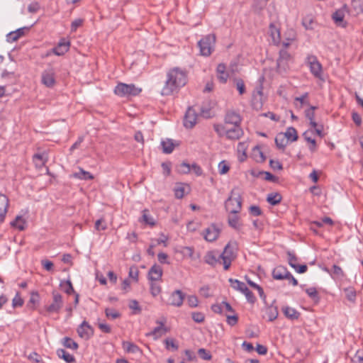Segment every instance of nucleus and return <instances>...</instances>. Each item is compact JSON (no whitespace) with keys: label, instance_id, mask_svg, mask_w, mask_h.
Returning a JSON list of instances; mask_svg holds the SVG:
<instances>
[{"label":"nucleus","instance_id":"nucleus-46","mask_svg":"<svg viewBox=\"0 0 363 363\" xmlns=\"http://www.w3.org/2000/svg\"><path fill=\"white\" fill-rule=\"evenodd\" d=\"M143 221L150 226H154L155 225V219L152 216L148 214V211L147 209H145L143 211Z\"/></svg>","mask_w":363,"mask_h":363},{"label":"nucleus","instance_id":"nucleus-23","mask_svg":"<svg viewBox=\"0 0 363 363\" xmlns=\"http://www.w3.org/2000/svg\"><path fill=\"white\" fill-rule=\"evenodd\" d=\"M217 77L219 82L222 84H225L228 79V73L226 72V66L223 63H220L216 68Z\"/></svg>","mask_w":363,"mask_h":363},{"label":"nucleus","instance_id":"nucleus-58","mask_svg":"<svg viewBox=\"0 0 363 363\" xmlns=\"http://www.w3.org/2000/svg\"><path fill=\"white\" fill-rule=\"evenodd\" d=\"M345 296L349 301H352V302H354L355 301L357 294H356V291L353 288L345 289Z\"/></svg>","mask_w":363,"mask_h":363},{"label":"nucleus","instance_id":"nucleus-30","mask_svg":"<svg viewBox=\"0 0 363 363\" xmlns=\"http://www.w3.org/2000/svg\"><path fill=\"white\" fill-rule=\"evenodd\" d=\"M57 356L64 359L67 363H74L75 362V358L73 355L68 353L64 349H58L57 350Z\"/></svg>","mask_w":363,"mask_h":363},{"label":"nucleus","instance_id":"nucleus-49","mask_svg":"<svg viewBox=\"0 0 363 363\" xmlns=\"http://www.w3.org/2000/svg\"><path fill=\"white\" fill-rule=\"evenodd\" d=\"M105 314H106V316L109 318V319H116L119 317H121V313L117 311L115 309H113V308H106L105 309Z\"/></svg>","mask_w":363,"mask_h":363},{"label":"nucleus","instance_id":"nucleus-53","mask_svg":"<svg viewBox=\"0 0 363 363\" xmlns=\"http://www.w3.org/2000/svg\"><path fill=\"white\" fill-rule=\"evenodd\" d=\"M227 128L228 127L222 124H215L213 125L214 130L220 137L226 135Z\"/></svg>","mask_w":363,"mask_h":363},{"label":"nucleus","instance_id":"nucleus-32","mask_svg":"<svg viewBox=\"0 0 363 363\" xmlns=\"http://www.w3.org/2000/svg\"><path fill=\"white\" fill-rule=\"evenodd\" d=\"M72 177L82 180H91L94 179V176L89 172L85 171L82 168H79V172H74Z\"/></svg>","mask_w":363,"mask_h":363},{"label":"nucleus","instance_id":"nucleus-54","mask_svg":"<svg viewBox=\"0 0 363 363\" xmlns=\"http://www.w3.org/2000/svg\"><path fill=\"white\" fill-rule=\"evenodd\" d=\"M128 306L133 311L134 314H139L142 311V308L136 300H130Z\"/></svg>","mask_w":363,"mask_h":363},{"label":"nucleus","instance_id":"nucleus-14","mask_svg":"<svg viewBox=\"0 0 363 363\" xmlns=\"http://www.w3.org/2000/svg\"><path fill=\"white\" fill-rule=\"evenodd\" d=\"M241 117L239 113L234 111H227L225 116V125H240Z\"/></svg>","mask_w":363,"mask_h":363},{"label":"nucleus","instance_id":"nucleus-59","mask_svg":"<svg viewBox=\"0 0 363 363\" xmlns=\"http://www.w3.org/2000/svg\"><path fill=\"white\" fill-rule=\"evenodd\" d=\"M226 322L230 326L235 325L238 322V316L235 313L226 315Z\"/></svg>","mask_w":363,"mask_h":363},{"label":"nucleus","instance_id":"nucleus-34","mask_svg":"<svg viewBox=\"0 0 363 363\" xmlns=\"http://www.w3.org/2000/svg\"><path fill=\"white\" fill-rule=\"evenodd\" d=\"M282 196L279 193H271L267 195V201L272 206H276L281 201Z\"/></svg>","mask_w":363,"mask_h":363},{"label":"nucleus","instance_id":"nucleus-6","mask_svg":"<svg viewBox=\"0 0 363 363\" xmlns=\"http://www.w3.org/2000/svg\"><path fill=\"white\" fill-rule=\"evenodd\" d=\"M52 303L47 306H45V311L48 313H59L63 306L62 296L58 292L53 291Z\"/></svg>","mask_w":363,"mask_h":363},{"label":"nucleus","instance_id":"nucleus-9","mask_svg":"<svg viewBox=\"0 0 363 363\" xmlns=\"http://www.w3.org/2000/svg\"><path fill=\"white\" fill-rule=\"evenodd\" d=\"M77 332L78 335L84 340H89L94 334L93 327L88 322L84 320L77 328Z\"/></svg>","mask_w":363,"mask_h":363},{"label":"nucleus","instance_id":"nucleus-16","mask_svg":"<svg viewBox=\"0 0 363 363\" xmlns=\"http://www.w3.org/2000/svg\"><path fill=\"white\" fill-rule=\"evenodd\" d=\"M243 130L240 125H233L231 128H227L226 138L229 140H239L243 135Z\"/></svg>","mask_w":363,"mask_h":363},{"label":"nucleus","instance_id":"nucleus-24","mask_svg":"<svg viewBox=\"0 0 363 363\" xmlns=\"http://www.w3.org/2000/svg\"><path fill=\"white\" fill-rule=\"evenodd\" d=\"M288 272L286 267L282 265L277 266L272 271V277L277 280H284Z\"/></svg>","mask_w":363,"mask_h":363},{"label":"nucleus","instance_id":"nucleus-3","mask_svg":"<svg viewBox=\"0 0 363 363\" xmlns=\"http://www.w3.org/2000/svg\"><path fill=\"white\" fill-rule=\"evenodd\" d=\"M142 89L133 84H125L120 82L114 88V94L120 97H128L138 96Z\"/></svg>","mask_w":363,"mask_h":363},{"label":"nucleus","instance_id":"nucleus-47","mask_svg":"<svg viewBox=\"0 0 363 363\" xmlns=\"http://www.w3.org/2000/svg\"><path fill=\"white\" fill-rule=\"evenodd\" d=\"M305 116L307 119L309 120L310 125L312 128H316L318 126L317 123L315 121V113L312 110H306Z\"/></svg>","mask_w":363,"mask_h":363},{"label":"nucleus","instance_id":"nucleus-38","mask_svg":"<svg viewBox=\"0 0 363 363\" xmlns=\"http://www.w3.org/2000/svg\"><path fill=\"white\" fill-rule=\"evenodd\" d=\"M308 93L306 92L301 96L296 97L294 99V104L296 107L298 106V102L300 104L299 108H301L303 105H309V101L308 100Z\"/></svg>","mask_w":363,"mask_h":363},{"label":"nucleus","instance_id":"nucleus-13","mask_svg":"<svg viewBox=\"0 0 363 363\" xmlns=\"http://www.w3.org/2000/svg\"><path fill=\"white\" fill-rule=\"evenodd\" d=\"M69 46L70 42L65 38H62L58 44L52 49V52L57 56H62L68 52Z\"/></svg>","mask_w":363,"mask_h":363},{"label":"nucleus","instance_id":"nucleus-12","mask_svg":"<svg viewBox=\"0 0 363 363\" xmlns=\"http://www.w3.org/2000/svg\"><path fill=\"white\" fill-rule=\"evenodd\" d=\"M197 114L192 108H189L186 111L184 118V125L186 128H192L196 123Z\"/></svg>","mask_w":363,"mask_h":363},{"label":"nucleus","instance_id":"nucleus-33","mask_svg":"<svg viewBox=\"0 0 363 363\" xmlns=\"http://www.w3.org/2000/svg\"><path fill=\"white\" fill-rule=\"evenodd\" d=\"M252 155L254 160L257 162H263L266 160V157L259 146L253 147Z\"/></svg>","mask_w":363,"mask_h":363},{"label":"nucleus","instance_id":"nucleus-55","mask_svg":"<svg viewBox=\"0 0 363 363\" xmlns=\"http://www.w3.org/2000/svg\"><path fill=\"white\" fill-rule=\"evenodd\" d=\"M150 293L151 294L155 297L157 296V295H159L160 293H161V291H162V288L160 286V285H159L158 284L154 282V281H151V284H150Z\"/></svg>","mask_w":363,"mask_h":363},{"label":"nucleus","instance_id":"nucleus-10","mask_svg":"<svg viewBox=\"0 0 363 363\" xmlns=\"http://www.w3.org/2000/svg\"><path fill=\"white\" fill-rule=\"evenodd\" d=\"M185 294L179 289L172 291L169 297L167 304L175 307H180L182 306Z\"/></svg>","mask_w":363,"mask_h":363},{"label":"nucleus","instance_id":"nucleus-63","mask_svg":"<svg viewBox=\"0 0 363 363\" xmlns=\"http://www.w3.org/2000/svg\"><path fill=\"white\" fill-rule=\"evenodd\" d=\"M199 357L204 360H210L212 358L211 354L204 348H200L198 350Z\"/></svg>","mask_w":363,"mask_h":363},{"label":"nucleus","instance_id":"nucleus-51","mask_svg":"<svg viewBox=\"0 0 363 363\" xmlns=\"http://www.w3.org/2000/svg\"><path fill=\"white\" fill-rule=\"evenodd\" d=\"M308 296L313 301L318 302L320 299L318 291L315 287H310L305 290Z\"/></svg>","mask_w":363,"mask_h":363},{"label":"nucleus","instance_id":"nucleus-37","mask_svg":"<svg viewBox=\"0 0 363 363\" xmlns=\"http://www.w3.org/2000/svg\"><path fill=\"white\" fill-rule=\"evenodd\" d=\"M326 271L331 274L333 279L342 278L345 276V274L342 268L336 264H333L330 271L326 269Z\"/></svg>","mask_w":363,"mask_h":363},{"label":"nucleus","instance_id":"nucleus-41","mask_svg":"<svg viewBox=\"0 0 363 363\" xmlns=\"http://www.w3.org/2000/svg\"><path fill=\"white\" fill-rule=\"evenodd\" d=\"M225 257L232 259H235V255L234 253V249L231 246L230 243H228L224 247L223 252L220 255V257Z\"/></svg>","mask_w":363,"mask_h":363},{"label":"nucleus","instance_id":"nucleus-61","mask_svg":"<svg viewBox=\"0 0 363 363\" xmlns=\"http://www.w3.org/2000/svg\"><path fill=\"white\" fill-rule=\"evenodd\" d=\"M129 277L134 279L135 281H138L139 270L135 265L132 266L129 269Z\"/></svg>","mask_w":363,"mask_h":363},{"label":"nucleus","instance_id":"nucleus-8","mask_svg":"<svg viewBox=\"0 0 363 363\" xmlns=\"http://www.w3.org/2000/svg\"><path fill=\"white\" fill-rule=\"evenodd\" d=\"M291 55L286 50L279 51V57L277 61V69L279 73L286 72L289 69V62Z\"/></svg>","mask_w":363,"mask_h":363},{"label":"nucleus","instance_id":"nucleus-19","mask_svg":"<svg viewBox=\"0 0 363 363\" xmlns=\"http://www.w3.org/2000/svg\"><path fill=\"white\" fill-rule=\"evenodd\" d=\"M156 323L159 325L155 327L150 333L147 334V335H152L154 338L158 339L162 335H164L168 332V329L164 326V322L160 321L159 320H156Z\"/></svg>","mask_w":363,"mask_h":363},{"label":"nucleus","instance_id":"nucleus-44","mask_svg":"<svg viewBox=\"0 0 363 363\" xmlns=\"http://www.w3.org/2000/svg\"><path fill=\"white\" fill-rule=\"evenodd\" d=\"M228 281L230 284V286L236 291H242L243 287L245 286V284L244 282H242L238 279H235L233 278H230L228 279Z\"/></svg>","mask_w":363,"mask_h":363},{"label":"nucleus","instance_id":"nucleus-27","mask_svg":"<svg viewBox=\"0 0 363 363\" xmlns=\"http://www.w3.org/2000/svg\"><path fill=\"white\" fill-rule=\"evenodd\" d=\"M284 315L290 320H297L300 316V313L295 308L290 306H284L282 308Z\"/></svg>","mask_w":363,"mask_h":363},{"label":"nucleus","instance_id":"nucleus-39","mask_svg":"<svg viewBox=\"0 0 363 363\" xmlns=\"http://www.w3.org/2000/svg\"><path fill=\"white\" fill-rule=\"evenodd\" d=\"M62 345L64 347L74 350H77L79 347L77 342L69 337H65L62 339Z\"/></svg>","mask_w":363,"mask_h":363},{"label":"nucleus","instance_id":"nucleus-42","mask_svg":"<svg viewBox=\"0 0 363 363\" xmlns=\"http://www.w3.org/2000/svg\"><path fill=\"white\" fill-rule=\"evenodd\" d=\"M60 286L63 289L64 291L69 295L74 293V290L70 280L62 281L60 282Z\"/></svg>","mask_w":363,"mask_h":363},{"label":"nucleus","instance_id":"nucleus-28","mask_svg":"<svg viewBox=\"0 0 363 363\" xmlns=\"http://www.w3.org/2000/svg\"><path fill=\"white\" fill-rule=\"evenodd\" d=\"M39 302L40 295L38 291H33L30 293V297L27 303V307L31 310H35L36 304H38Z\"/></svg>","mask_w":363,"mask_h":363},{"label":"nucleus","instance_id":"nucleus-40","mask_svg":"<svg viewBox=\"0 0 363 363\" xmlns=\"http://www.w3.org/2000/svg\"><path fill=\"white\" fill-rule=\"evenodd\" d=\"M275 143L279 149L284 150L287 145V140L284 134L279 133L275 138Z\"/></svg>","mask_w":363,"mask_h":363},{"label":"nucleus","instance_id":"nucleus-15","mask_svg":"<svg viewBox=\"0 0 363 363\" xmlns=\"http://www.w3.org/2000/svg\"><path fill=\"white\" fill-rule=\"evenodd\" d=\"M219 234V228H218L216 225L212 224L205 230L203 237L206 241L213 242L218 238Z\"/></svg>","mask_w":363,"mask_h":363},{"label":"nucleus","instance_id":"nucleus-5","mask_svg":"<svg viewBox=\"0 0 363 363\" xmlns=\"http://www.w3.org/2000/svg\"><path fill=\"white\" fill-rule=\"evenodd\" d=\"M306 63L308 65L312 74L318 79H321L323 67L318 60L317 57L313 55H308L306 58Z\"/></svg>","mask_w":363,"mask_h":363},{"label":"nucleus","instance_id":"nucleus-35","mask_svg":"<svg viewBox=\"0 0 363 363\" xmlns=\"http://www.w3.org/2000/svg\"><path fill=\"white\" fill-rule=\"evenodd\" d=\"M284 135L287 140L294 142L298 140V133L294 127L288 128Z\"/></svg>","mask_w":363,"mask_h":363},{"label":"nucleus","instance_id":"nucleus-1","mask_svg":"<svg viewBox=\"0 0 363 363\" xmlns=\"http://www.w3.org/2000/svg\"><path fill=\"white\" fill-rule=\"evenodd\" d=\"M165 84L161 91L162 96L172 94L174 91L184 86L186 83V72L177 67L169 70Z\"/></svg>","mask_w":363,"mask_h":363},{"label":"nucleus","instance_id":"nucleus-64","mask_svg":"<svg viewBox=\"0 0 363 363\" xmlns=\"http://www.w3.org/2000/svg\"><path fill=\"white\" fill-rule=\"evenodd\" d=\"M230 169L229 165L224 160L218 164V172L220 174H226Z\"/></svg>","mask_w":363,"mask_h":363},{"label":"nucleus","instance_id":"nucleus-11","mask_svg":"<svg viewBox=\"0 0 363 363\" xmlns=\"http://www.w3.org/2000/svg\"><path fill=\"white\" fill-rule=\"evenodd\" d=\"M41 82L49 88L52 87L55 84V72L52 68L45 69L42 72Z\"/></svg>","mask_w":363,"mask_h":363},{"label":"nucleus","instance_id":"nucleus-31","mask_svg":"<svg viewBox=\"0 0 363 363\" xmlns=\"http://www.w3.org/2000/svg\"><path fill=\"white\" fill-rule=\"evenodd\" d=\"M122 347L123 349L128 353H137L140 351V349L138 345L128 341H123Z\"/></svg>","mask_w":363,"mask_h":363},{"label":"nucleus","instance_id":"nucleus-7","mask_svg":"<svg viewBox=\"0 0 363 363\" xmlns=\"http://www.w3.org/2000/svg\"><path fill=\"white\" fill-rule=\"evenodd\" d=\"M348 12V7L347 4H344L340 9L336 10L333 13L331 18L337 26L341 28H346L347 26V21L344 20L345 13Z\"/></svg>","mask_w":363,"mask_h":363},{"label":"nucleus","instance_id":"nucleus-18","mask_svg":"<svg viewBox=\"0 0 363 363\" xmlns=\"http://www.w3.org/2000/svg\"><path fill=\"white\" fill-rule=\"evenodd\" d=\"M220 255L216 250L208 251L204 256V262L214 267L217 263H220Z\"/></svg>","mask_w":363,"mask_h":363},{"label":"nucleus","instance_id":"nucleus-57","mask_svg":"<svg viewBox=\"0 0 363 363\" xmlns=\"http://www.w3.org/2000/svg\"><path fill=\"white\" fill-rule=\"evenodd\" d=\"M174 196L177 199H182L184 196V186L182 184H177L174 187Z\"/></svg>","mask_w":363,"mask_h":363},{"label":"nucleus","instance_id":"nucleus-21","mask_svg":"<svg viewBox=\"0 0 363 363\" xmlns=\"http://www.w3.org/2000/svg\"><path fill=\"white\" fill-rule=\"evenodd\" d=\"M179 143L174 141L172 139H166L161 142L162 151L165 154H170L173 152L175 147L179 146Z\"/></svg>","mask_w":363,"mask_h":363},{"label":"nucleus","instance_id":"nucleus-17","mask_svg":"<svg viewBox=\"0 0 363 363\" xmlns=\"http://www.w3.org/2000/svg\"><path fill=\"white\" fill-rule=\"evenodd\" d=\"M163 271L162 267L155 264L151 267L148 272V279L151 281H156L162 279Z\"/></svg>","mask_w":363,"mask_h":363},{"label":"nucleus","instance_id":"nucleus-62","mask_svg":"<svg viewBox=\"0 0 363 363\" xmlns=\"http://www.w3.org/2000/svg\"><path fill=\"white\" fill-rule=\"evenodd\" d=\"M288 263L291 267H295V264H297L298 257L294 252L289 251L287 252Z\"/></svg>","mask_w":363,"mask_h":363},{"label":"nucleus","instance_id":"nucleus-45","mask_svg":"<svg viewBox=\"0 0 363 363\" xmlns=\"http://www.w3.org/2000/svg\"><path fill=\"white\" fill-rule=\"evenodd\" d=\"M234 84L238 89L240 95H242L245 93V85L244 81L240 78H235Z\"/></svg>","mask_w":363,"mask_h":363},{"label":"nucleus","instance_id":"nucleus-48","mask_svg":"<svg viewBox=\"0 0 363 363\" xmlns=\"http://www.w3.org/2000/svg\"><path fill=\"white\" fill-rule=\"evenodd\" d=\"M164 343L167 350L172 349V350L176 351L179 348L178 345L175 342V340L173 338H166Z\"/></svg>","mask_w":363,"mask_h":363},{"label":"nucleus","instance_id":"nucleus-20","mask_svg":"<svg viewBox=\"0 0 363 363\" xmlns=\"http://www.w3.org/2000/svg\"><path fill=\"white\" fill-rule=\"evenodd\" d=\"M29 28L28 27H23L18 28L17 30L14 31L10 32L6 35V40L9 43H13L16 40H18L21 37L25 35V33L26 30H28Z\"/></svg>","mask_w":363,"mask_h":363},{"label":"nucleus","instance_id":"nucleus-60","mask_svg":"<svg viewBox=\"0 0 363 363\" xmlns=\"http://www.w3.org/2000/svg\"><path fill=\"white\" fill-rule=\"evenodd\" d=\"M191 318L194 322L201 323L205 320V315L201 312H193L191 313Z\"/></svg>","mask_w":363,"mask_h":363},{"label":"nucleus","instance_id":"nucleus-2","mask_svg":"<svg viewBox=\"0 0 363 363\" xmlns=\"http://www.w3.org/2000/svg\"><path fill=\"white\" fill-rule=\"evenodd\" d=\"M225 207L230 213H238L242 208V197L238 188H233L225 202Z\"/></svg>","mask_w":363,"mask_h":363},{"label":"nucleus","instance_id":"nucleus-4","mask_svg":"<svg viewBox=\"0 0 363 363\" xmlns=\"http://www.w3.org/2000/svg\"><path fill=\"white\" fill-rule=\"evenodd\" d=\"M216 43V36L212 34L207 35L203 37L199 42L198 46L199 48L200 54L203 56H209L214 50V45Z\"/></svg>","mask_w":363,"mask_h":363},{"label":"nucleus","instance_id":"nucleus-22","mask_svg":"<svg viewBox=\"0 0 363 363\" xmlns=\"http://www.w3.org/2000/svg\"><path fill=\"white\" fill-rule=\"evenodd\" d=\"M9 206V199L6 195L0 194V223H3Z\"/></svg>","mask_w":363,"mask_h":363},{"label":"nucleus","instance_id":"nucleus-29","mask_svg":"<svg viewBox=\"0 0 363 363\" xmlns=\"http://www.w3.org/2000/svg\"><path fill=\"white\" fill-rule=\"evenodd\" d=\"M269 32L273 43L275 45H279L281 40L279 30L274 24L271 23L269 26Z\"/></svg>","mask_w":363,"mask_h":363},{"label":"nucleus","instance_id":"nucleus-52","mask_svg":"<svg viewBox=\"0 0 363 363\" xmlns=\"http://www.w3.org/2000/svg\"><path fill=\"white\" fill-rule=\"evenodd\" d=\"M303 136L304 139L311 144V145L309 146V150H311V152H315V150H316L315 140L308 136L307 131L303 134Z\"/></svg>","mask_w":363,"mask_h":363},{"label":"nucleus","instance_id":"nucleus-26","mask_svg":"<svg viewBox=\"0 0 363 363\" xmlns=\"http://www.w3.org/2000/svg\"><path fill=\"white\" fill-rule=\"evenodd\" d=\"M228 216V225L235 230H239L242 228V223L238 213H230Z\"/></svg>","mask_w":363,"mask_h":363},{"label":"nucleus","instance_id":"nucleus-43","mask_svg":"<svg viewBox=\"0 0 363 363\" xmlns=\"http://www.w3.org/2000/svg\"><path fill=\"white\" fill-rule=\"evenodd\" d=\"M351 6L356 14L363 13V1L362 0H352Z\"/></svg>","mask_w":363,"mask_h":363},{"label":"nucleus","instance_id":"nucleus-25","mask_svg":"<svg viewBox=\"0 0 363 363\" xmlns=\"http://www.w3.org/2000/svg\"><path fill=\"white\" fill-rule=\"evenodd\" d=\"M278 308L273 305L266 308L264 311V317L270 322L274 321L278 316Z\"/></svg>","mask_w":363,"mask_h":363},{"label":"nucleus","instance_id":"nucleus-50","mask_svg":"<svg viewBox=\"0 0 363 363\" xmlns=\"http://www.w3.org/2000/svg\"><path fill=\"white\" fill-rule=\"evenodd\" d=\"M177 170L180 174H188L191 172V168L189 164L184 162L177 167Z\"/></svg>","mask_w":363,"mask_h":363},{"label":"nucleus","instance_id":"nucleus-56","mask_svg":"<svg viewBox=\"0 0 363 363\" xmlns=\"http://www.w3.org/2000/svg\"><path fill=\"white\" fill-rule=\"evenodd\" d=\"M24 303L23 299L21 297L20 293L17 292L12 300L13 308L21 307Z\"/></svg>","mask_w":363,"mask_h":363},{"label":"nucleus","instance_id":"nucleus-36","mask_svg":"<svg viewBox=\"0 0 363 363\" xmlns=\"http://www.w3.org/2000/svg\"><path fill=\"white\" fill-rule=\"evenodd\" d=\"M11 225L19 230H23L25 229L26 220L21 216H17L15 220L11 223Z\"/></svg>","mask_w":363,"mask_h":363}]
</instances>
